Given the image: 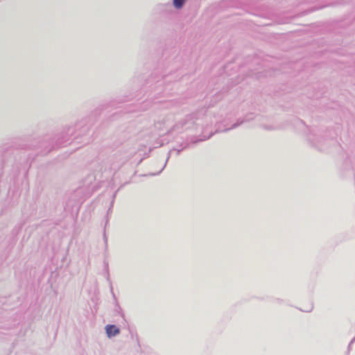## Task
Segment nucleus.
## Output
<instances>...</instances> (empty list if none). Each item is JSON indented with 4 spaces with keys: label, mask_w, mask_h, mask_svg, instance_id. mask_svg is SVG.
<instances>
[{
    "label": "nucleus",
    "mask_w": 355,
    "mask_h": 355,
    "mask_svg": "<svg viewBox=\"0 0 355 355\" xmlns=\"http://www.w3.org/2000/svg\"><path fill=\"white\" fill-rule=\"evenodd\" d=\"M105 330L108 337L114 336L119 334V329L115 325H107Z\"/></svg>",
    "instance_id": "f257e3e1"
},
{
    "label": "nucleus",
    "mask_w": 355,
    "mask_h": 355,
    "mask_svg": "<svg viewBox=\"0 0 355 355\" xmlns=\"http://www.w3.org/2000/svg\"><path fill=\"white\" fill-rule=\"evenodd\" d=\"M184 3V0H173V4L175 8H180Z\"/></svg>",
    "instance_id": "f03ea898"
}]
</instances>
